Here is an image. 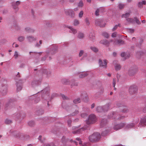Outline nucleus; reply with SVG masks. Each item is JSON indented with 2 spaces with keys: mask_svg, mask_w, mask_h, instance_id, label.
<instances>
[{
  "mask_svg": "<svg viewBox=\"0 0 146 146\" xmlns=\"http://www.w3.org/2000/svg\"><path fill=\"white\" fill-rule=\"evenodd\" d=\"M96 110L97 112H100L103 111V107L102 106H98L96 109Z\"/></svg>",
  "mask_w": 146,
  "mask_h": 146,
  "instance_id": "30",
  "label": "nucleus"
},
{
  "mask_svg": "<svg viewBox=\"0 0 146 146\" xmlns=\"http://www.w3.org/2000/svg\"><path fill=\"white\" fill-rule=\"evenodd\" d=\"M135 124L133 123H131L127 124L126 127V128L127 129H129L133 127L134 126Z\"/></svg>",
  "mask_w": 146,
  "mask_h": 146,
  "instance_id": "35",
  "label": "nucleus"
},
{
  "mask_svg": "<svg viewBox=\"0 0 146 146\" xmlns=\"http://www.w3.org/2000/svg\"><path fill=\"white\" fill-rule=\"evenodd\" d=\"M42 80L41 79H39L35 78L34 80L31 83V85L33 87H34L39 85L41 83Z\"/></svg>",
  "mask_w": 146,
  "mask_h": 146,
  "instance_id": "7",
  "label": "nucleus"
},
{
  "mask_svg": "<svg viewBox=\"0 0 146 146\" xmlns=\"http://www.w3.org/2000/svg\"><path fill=\"white\" fill-rule=\"evenodd\" d=\"M102 9L100 8L97 9L95 11V15L96 16H98L99 15V13L102 12Z\"/></svg>",
  "mask_w": 146,
  "mask_h": 146,
  "instance_id": "36",
  "label": "nucleus"
},
{
  "mask_svg": "<svg viewBox=\"0 0 146 146\" xmlns=\"http://www.w3.org/2000/svg\"><path fill=\"white\" fill-rule=\"evenodd\" d=\"M23 81L20 80L18 82H17V91H19L21 90L22 88V83H23Z\"/></svg>",
  "mask_w": 146,
  "mask_h": 146,
  "instance_id": "13",
  "label": "nucleus"
},
{
  "mask_svg": "<svg viewBox=\"0 0 146 146\" xmlns=\"http://www.w3.org/2000/svg\"><path fill=\"white\" fill-rule=\"evenodd\" d=\"M67 28L69 29L68 31L69 32L72 33L74 35L77 33V30L73 28L72 26H68Z\"/></svg>",
  "mask_w": 146,
  "mask_h": 146,
  "instance_id": "19",
  "label": "nucleus"
},
{
  "mask_svg": "<svg viewBox=\"0 0 146 146\" xmlns=\"http://www.w3.org/2000/svg\"><path fill=\"white\" fill-rule=\"evenodd\" d=\"M83 12L82 11H81L79 13V18H81L83 15Z\"/></svg>",
  "mask_w": 146,
  "mask_h": 146,
  "instance_id": "57",
  "label": "nucleus"
},
{
  "mask_svg": "<svg viewBox=\"0 0 146 146\" xmlns=\"http://www.w3.org/2000/svg\"><path fill=\"white\" fill-rule=\"evenodd\" d=\"M77 37L79 39H82L84 37V35L83 33L80 32L78 33Z\"/></svg>",
  "mask_w": 146,
  "mask_h": 146,
  "instance_id": "32",
  "label": "nucleus"
},
{
  "mask_svg": "<svg viewBox=\"0 0 146 146\" xmlns=\"http://www.w3.org/2000/svg\"><path fill=\"white\" fill-rule=\"evenodd\" d=\"M107 123V120L105 119H103L101 122L100 125L101 127H103L104 125H106Z\"/></svg>",
  "mask_w": 146,
  "mask_h": 146,
  "instance_id": "28",
  "label": "nucleus"
},
{
  "mask_svg": "<svg viewBox=\"0 0 146 146\" xmlns=\"http://www.w3.org/2000/svg\"><path fill=\"white\" fill-rule=\"evenodd\" d=\"M37 97H36V98H35V96H33L32 97L35 98H33V99L34 100L35 102V103H38L40 100V97L39 96H38V95L37 96Z\"/></svg>",
  "mask_w": 146,
  "mask_h": 146,
  "instance_id": "31",
  "label": "nucleus"
},
{
  "mask_svg": "<svg viewBox=\"0 0 146 146\" xmlns=\"http://www.w3.org/2000/svg\"><path fill=\"white\" fill-rule=\"evenodd\" d=\"M137 72V69L135 68L131 67L128 71V73L130 76H133Z\"/></svg>",
  "mask_w": 146,
  "mask_h": 146,
  "instance_id": "12",
  "label": "nucleus"
},
{
  "mask_svg": "<svg viewBox=\"0 0 146 146\" xmlns=\"http://www.w3.org/2000/svg\"><path fill=\"white\" fill-rule=\"evenodd\" d=\"M85 21L86 25H90V23L88 18H86L85 19Z\"/></svg>",
  "mask_w": 146,
  "mask_h": 146,
  "instance_id": "50",
  "label": "nucleus"
},
{
  "mask_svg": "<svg viewBox=\"0 0 146 146\" xmlns=\"http://www.w3.org/2000/svg\"><path fill=\"white\" fill-rule=\"evenodd\" d=\"M108 117L109 119H115V120H121L123 119L125 116H121L117 114V113L113 112L111 113L108 115Z\"/></svg>",
  "mask_w": 146,
  "mask_h": 146,
  "instance_id": "2",
  "label": "nucleus"
},
{
  "mask_svg": "<svg viewBox=\"0 0 146 146\" xmlns=\"http://www.w3.org/2000/svg\"><path fill=\"white\" fill-rule=\"evenodd\" d=\"M83 5V3L82 1H80L78 3V6L80 7H82Z\"/></svg>",
  "mask_w": 146,
  "mask_h": 146,
  "instance_id": "64",
  "label": "nucleus"
},
{
  "mask_svg": "<svg viewBox=\"0 0 146 146\" xmlns=\"http://www.w3.org/2000/svg\"><path fill=\"white\" fill-rule=\"evenodd\" d=\"M81 100L79 98H77L73 100V102L75 104H77L80 103Z\"/></svg>",
  "mask_w": 146,
  "mask_h": 146,
  "instance_id": "37",
  "label": "nucleus"
},
{
  "mask_svg": "<svg viewBox=\"0 0 146 146\" xmlns=\"http://www.w3.org/2000/svg\"><path fill=\"white\" fill-rule=\"evenodd\" d=\"M46 55L44 57H42V59H41V60L42 61H44V60H45L46 57L48 56V54H49V52L47 51L46 52Z\"/></svg>",
  "mask_w": 146,
  "mask_h": 146,
  "instance_id": "48",
  "label": "nucleus"
},
{
  "mask_svg": "<svg viewBox=\"0 0 146 146\" xmlns=\"http://www.w3.org/2000/svg\"><path fill=\"white\" fill-rule=\"evenodd\" d=\"M84 52V50H81L79 53V57L81 56L82 55H83Z\"/></svg>",
  "mask_w": 146,
  "mask_h": 146,
  "instance_id": "54",
  "label": "nucleus"
},
{
  "mask_svg": "<svg viewBox=\"0 0 146 146\" xmlns=\"http://www.w3.org/2000/svg\"><path fill=\"white\" fill-rule=\"evenodd\" d=\"M49 88L47 87L42 90L40 92L41 94V97L42 99H45V100H47V105L48 106H49V102L47 100L50 99V96H49Z\"/></svg>",
  "mask_w": 146,
  "mask_h": 146,
  "instance_id": "1",
  "label": "nucleus"
},
{
  "mask_svg": "<svg viewBox=\"0 0 146 146\" xmlns=\"http://www.w3.org/2000/svg\"><path fill=\"white\" fill-rule=\"evenodd\" d=\"M79 24V22L78 20L76 19H74L73 23V25L75 26H76Z\"/></svg>",
  "mask_w": 146,
  "mask_h": 146,
  "instance_id": "40",
  "label": "nucleus"
},
{
  "mask_svg": "<svg viewBox=\"0 0 146 146\" xmlns=\"http://www.w3.org/2000/svg\"><path fill=\"white\" fill-rule=\"evenodd\" d=\"M65 13L66 15H68L71 17H73L74 16V12L72 9H68L65 11Z\"/></svg>",
  "mask_w": 146,
  "mask_h": 146,
  "instance_id": "15",
  "label": "nucleus"
},
{
  "mask_svg": "<svg viewBox=\"0 0 146 146\" xmlns=\"http://www.w3.org/2000/svg\"><path fill=\"white\" fill-rule=\"evenodd\" d=\"M110 104H107L106 105L102 106L104 112L107 111L109 109Z\"/></svg>",
  "mask_w": 146,
  "mask_h": 146,
  "instance_id": "27",
  "label": "nucleus"
},
{
  "mask_svg": "<svg viewBox=\"0 0 146 146\" xmlns=\"http://www.w3.org/2000/svg\"><path fill=\"white\" fill-rule=\"evenodd\" d=\"M137 90V87L136 85H132L129 88V92L131 95L136 94Z\"/></svg>",
  "mask_w": 146,
  "mask_h": 146,
  "instance_id": "5",
  "label": "nucleus"
},
{
  "mask_svg": "<svg viewBox=\"0 0 146 146\" xmlns=\"http://www.w3.org/2000/svg\"><path fill=\"white\" fill-rule=\"evenodd\" d=\"M108 132V131L107 130H106L103 131L101 134L102 136H104L106 135Z\"/></svg>",
  "mask_w": 146,
  "mask_h": 146,
  "instance_id": "47",
  "label": "nucleus"
},
{
  "mask_svg": "<svg viewBox=\"0 0 146 146\" xmlns=\"http://www.w3.org/2000/svg\"><path fill=\"white\" fill-rule=\"evenodd\" d=\"M100 138V135L98 132L94 133L92 135L89 137V140L91 142L97 141Z\"/></svg>",
  "mask_w": 146,
  "mask_h": 146,
  "instance_id": "3",
  "label": "nucleus"
},
{
  "mask_svg": "<svg viewBox=\"0 0 146 146\" xmlns=\"http://www.w3.org/2000/svg\"><path fill=\"white\" fill-rule=\"evenodd\" d=\"M28 125L31 127H33L35 125V122L33 121H30L28 122Z\"/></svg>",
  "mask_w": 146,
  "mask_h": 146,
  "instance_id": "45",
  "label": "nucleus"
},
{
  "mask_svg": "<svg viewBox=\"0 0 146 146\" xmlns=\"http://www.w3.org/2000/svg\"><path fill=\"white\" fill-rule=\"evenodd\" d=\"M19 54L18 52L17 51H15V52L14 56L15 59H17L19 56Z\"/></svg>",
  "mask_w": 146,
  "mask_h": 146,
  "instance_id": "49",
  "label": "nucleus"
},
{
  "mask_svg": "<svg viewBox=\"0 0 146 146\" xmlns=\"http://www.w3.org/2000/svg\"><path fill=\"white\" fill-rule=\"evenodd\" d=\"M96 116L94 114H91L88 117V119L86 121V123L88 125L95 123L97 121Z\"/></svg>",
  "mask_w": 146,
  "mask_h": 146,
  "instance_id": "4",
  "label": "nucleus"
},
{
  "mask_svg": "<svg viewBox=\"0 0 146 146\" xmlns=\"http://www.w3.org/2000/svg\"><path fill=\"white\" fill-rule=\"evenodd\" d=\"M124 4L122 3H120L118 5L119 8L120 9H123L124 7Z\"/></svg>",
  "mask_w": 146,
  "mask_h": 146,
  "instance_id": "51",
  "label": "nucleus"
},
{
  "mask_svg": "<svg viewBox=\"0 0 146 146\" xmlns=\"http://www.w3.org/2000/svg\"><path fill=\"white\" fill-rule=\"evenodd\" d=\"M121 56L124 58L125 60L129 58L130 56L129 54L128 53H125L124 52H122L121 54Z\"/></svg>",
  "mask_w": 146,
  "mask_h": 146,
  "instance_id": "25",
  "label": "nucleus"
},
{
  "mask_svg": "<svg viewBox=\"0 0 146 146\" xmlns=\"http://www.w3.org/2000/svg\"><path fill=\"white\" fill-rule=\"evenodd\" d=\"M44 146H56L53 143H51L50 144H46Z\"/></svg>",
  "mask_w": 146,
  "mask_h": 146,
  "instance_id": "61",
  "label": "nucleus"
},
{
  "mask_svg": "<svg viewBox=\"0 0 146 146\" xmlns=\"http://www.w3.org/2000/svg\"><path fill=\"white\" fill-rule=\"evenodd\" d=\"M20 4V2L17 1L16 2H13L12 3V5L13 8L15 11H17L19 9L18 6Z\"/></svg>",
  "mask_w": 146,
  "mask_h": 146,
  "instance_id": "10",
  "label": "nucleus"
},
{
  "mask_svg": "<svg viewBox=\"0 0 146 146\" xmlns=\"http://www.w3.org/2000/svg\"><path fill=\"white\" fill-rule=\"evenodd\" d=\"M113 64L115 66V69L116 70H119L121 68V66L118 64V61L116 60H114L113 62Z\"/></svg>",
  "mask_w": 146,
  "mask_h": 146,
  "instance_id": "16",
  "label": "nucleus"
},
{
  "mask_svg": "<svg viewBox=\"0 0 146 146\" xmlns=\"http://www.w3.org/2000/svg\"><path fill=\"white\" fill-rule=\"evenodd\" d=\"M124 42L122 40H117L114 42V44L115 45H121L124 44Z\"/></svg>",
  "mask_w": 146,
  "mask_h": 146,
  "instance_id": "26",
  "label": "nucleus"
},
{
  "mask_svg": "<svg viewBox=\"0 0 146 146\" xmlns=\"http://www.w3.org/2000/svg\"><path fill=\"white\" fill-rule=\"evenodd\" d=\"M115 84H116V81H115L114 79H113V87H114V89L115 90L116 89V88L115 87Z\"/></svg>",
  "mask_w": 146,
  "mask_h": 146,
  "instance_id": "60",
  "label": "nucleus"
},
{
  "mask_svg": "<svg viewBox=\"0 0 146 146\" xmlns=\"http://www.w3.org/2000/svg\"><path fill=\"white\" fill-rule=\"evenodd\" d=\"M144 54V52L142 51H140L137 52L136 53V55L138 56L140 55H141Z\"/></svg>",
  "mask_w": 146,
  "mask_h": 146,
  "instance_id": "55",
  "label": "nucleus"
},
{
  "mask_svg": "<svg viewBox=\"0 0 146 146\" xmlns=\"http://www.w3.org/2000/svg\"><path fill=\"white\" fill-rule=\"evenodd\" d=\"M99 64L100 66L104 68H106L107 67V63L106 60H104L103 62L101 59H99Z\"/></svg>",
  "mask_w": 146,
  "mask_h": 146,
  "instance_id": "11",
  "label": "nucleus"
},
{
  "mask_svg": "<svg viewBox=\"0 0 146 146\" xmlns=\"http://www.w3.org/2000/svg\"><path fill=\"white\" fill-rule=\"evenodd\" d=\"M25 38L23 36H20L18 38V40L20 42H23Z\"/></svg>",
  "mask_w": 146,
  "mask_h": 146,
  "instance_id": "39",
  "label": "nucleus"
},
{
  "mask_svg": "<svg viewBox=\"0 0 146 146\" xmlns=\"http://www.w3.org/2000/svg\"><path fill=\"white\" fill-rule=\"evenodd\" d=\"M134 19L136 22V23L138 24H140V22L138 20L137 18L136 17H135L134 18Z\"/></svg>",
  "mask_w": 146,
  "mask_h": 146,
  "instance_id": "63",
  "label": "nucleus"
},
{
  "mask_svg": "<svg viewBox=\"0 0 146 146\" xmlns=\"http://www.w3.org/2000/svg\"><path fill=\"white\" fill-rule=\"evenodd\" d=\"M88 74L86 72H82L80 74L79 77L80 78H83L87 76Z\"/></svg>",
  "mask_w": 146,
  "mask_h": 146,
  "instance_id": "34",
  "label": "nucleus"
},
{
  "mask_svg": "<svg viewBox=\"0 0 146 146\" xmlns=\"http://www.w3.org/2000/svg\"><path fill=\"white\" fill-rule=\"evenodd\" d=\"M88 126H84L81 128L80 129H78V130L73 131L72 132V133L73 134H79L82 131L86 129H87V127H88Z\"/></svg>",
  "mask_w": 146,
  "mask_h": 146,
  "instance_id": "9",
  "label": "nucleus"
},
{
  "mask_svg": "<svg viewBox=\"0 0 146 146\" xmlns=\"http://www.w3.org/2000/svg\"><path fill=\"white\" fill-rule=\"evenodd\" d=\"M78 83L77 82H74L73 83H72L71 85V88H72V87L74 86H78Z\"/></svg>",
  "mask_w": 146,
  "mask_h": 146,
  "instance_id": "56",
  "label": "nucleus"
},
{
  "mask_svg": "<svg viewBox=\"0 0 146 146\" xmlns=\"http://www.w3.org/2000/svg\"><path fill=\"white\" fill-rule=\"evenodd\" d=\"M117 106L118 107H120V111L124 113H127L129 111V110L125 106L123 105L120 103H118Z\"/></svg>",
  "mask_w": 146,
  "mask_h": 146,
  "instance_id": "6",
  "label": "nucleus"
},
{
  "mask_svg": "<svg viewBox=\"0 0 146 146\" xmlns=\"http://www.w3.org/2000/svg\"><path fill=\"white\" fill-rule=\"evenodd\" d=\"M25 31L28 33H32L34 32V30L29 27H27L25 29Z\"/></svg>",
  "mask_w": 146,
  "mask_h": 146,
  "instance_id": "29",
  "label": "nucleus"
},
{
  "mask_svg": "<svg viewBox=\"0 0 146 146\" xmlns=\"http://www.w3.org/2000/svg\"><path fill=\"white\" fill-rule=\"evenodd\" d=\"M100 92H97L96 94L95 95H96L97 94H98L99 93L101 94L103 92L104 89L103 87H101L100 88Z\"/></svg>",
  "mask_w": 146,
  "mask_h": 146,
  "instance_id": "43",
  "label": "nucleus"
},
{
  "mask_svg": "<svg viewBox=\"0 0 146 146\" xmlns=\"http://www.w3.org/2000/svg\"><path fill=\"white\" fill-rule=\"evenodd\" d=\"M28 41L29 42H32L36 40V38L33 36H27L26 37Z\"/></svg>",
  "mask_w": 146,
  "mask_h": 146,
  "instance_id": "18",
  "label": "nucleus"
},
{
  "mask_svg": "<svg viewBox=\"0 0 146 146\" xmlns=\"http://www.w3.org/2000/svg\"><path fill=\"white\" fill-rule=\"evenodd\" d=\"M102 35L106 38H108L109 35L108 33L106 32H104L102 33Z\"/></svg>",
  "mask_w": 146,
  "mask_h": 146,
  "instance_id": "44",
  "label": "nucleus"
},
{
  "mask_svg": "<svg viewBox=\"0 0 146 146\" xmlns=\"http://www.w3.org/2000/svg\"><path fill=\"white\" fill-rule=\"evenodd\" d=\"M87 96L86 93L85 92H83L81 94V97L82 99H84V98H86Z\"/></svg>",
  "mask_w": 146,
  "mask_h": 146,
  "instance_id": "38",
  "label": "nucleus"
},
{
  "mask_svg": "<svg viewBox=\"0 0 146 146\" xmlns=\"http://www.w3.org/2000/svg\"><path fill=\"white\" fill-rule=\"evenodd\" d=\"M89 38L92 40H94L95 39V36L94 35H93L92 33H91L90 34L89 36Z\"/></svg>",
  "mask_w": 146,
  "mask_h": 146,
  "instance_id": "53",
  "label": "nucleus"
},
{
  "mask_svg": "<svg viewBox=\"0 0 146 146\" xmlns=\"http://www.w3.org/2000/svg\"><path fill=\"white\" fill-rule=\"evenodd\" d=\"M5 122L6 124H10L12 123V120L7 119L5 120Z\"/></svg>",
  "mask_w": 146,
  "mask_h": 146,
  "instance_id": "46",
  "label": "nucleus"
},
{
  "mask_svg": "<svg viewBox=\"0 0 146 146\" xmlns=\"http://www.w3.org/2000/svg\"><path fill=\"white\" fill-rule=\"evenodd\" d=\"M146 125V118L144 117L143 118H142L139 124V126L140 127L145 126Z\"/></svg>",
  "mask_w": 146,
  "mask_h": 146,
  "instance_id": "17",
  "label": "nucleus"
},
{
  "mask_svg": "<svg viewBox=\"0 0 146 146\" xmlns=\"http://www.w3.org/2000/svg\"><path fill=\"white\" fill-rule=\"evenodd\" d=\"M0 91L3 95H6L7 92V86H2L1 89Z\"/></svg>",
  "mask_w": 146,
  "mask_h": 146,
  "instance_id": "20",
  "label": "nucleus"
},
{
  "mask_svg": "<svg viewBox=\"0 0 146 146\" xmlns=\"http://www.w3.org/2000/svg\"><path fill=\"white\" fill-rule=\"evenodd\" d=\"M61 96L62 98L63 99L67 100L68 99V98L65 95H64L63 94H61Z\"/></svg>",
  "mask_w": 146,
  "mask_h": 146,
  "instance_id": "62",
  "label": "nucleus"
},
{
  "mask_svg": "<svg viewBox=\"0 0 146 146\" xmlns=\"http://www.w3.org/2000/svg\"><path fill=\"white\" fill-rule=\"evenodd\" d=\"M13 135L15 137H16L19 138H21V136L22 135V134L20 132H17L16 131H15L12 133Z\"/></svg>",
  "mask_w": 146,
  "mask_h": 146,
  "instance_id": "23",
  "label": "nucleus"
},
{
  "mask_svg": "<svg viewBox=\"0 0 146 146\" xmlns=\"http://www.w3.org/2000/svg\"><path fill=\"white\" fill-rule=\"evenodd\" d=\"M53 47V48H52L50 53L52 55H54L57 52V48L56 45H52L51 47Z\"/></svg>",
  "mask_w": 146,
  "mask_h": 146,
  "instance_id": "22",
  "label": "nucleus"
},
{
  "mask_svg": "<svg viewBox=\"0 0 146 146\" xmlns=\"http://www.w3.org/2000/svg\"><path fill=\"white\" fill-rule=\"evenodd\" d=\"M44 112V111L42 109L39 108L36 110L35 113L38 115H40L43 114Z\"/></svg>",
  "mask_w": 146,
  "mask_h": 146,
  "instance_id": "21",
  "label": "nucleus"
},
{
  "mask_svg": "<svg viewBox=\"0 0 146 146\" xmlns=\"http://www.w3.org/2000/svg\"><path fill=\"white\" fill-rule=\"evenodd\" d=\"M62 141L63 143H65L67 141V139L64 136H63L62 139Z\"/></svg>",
  "mask_w": 146,
  "mask_h": 146,
  "instance_id": "58",
  "label": "nucleus"
},
{
  "mask_svg": "<svg viewBox=\"0 0 146 146\" xmlns=\"http://www.w3.org/2000/svg\"><path fill=\"white\" fill-rule=\"evenodd\" d=\"M110 42L107 40H105L104 41L103 44L104 45H108L109 44Z\"/></svg>",
  "mask_w": 146,
  "mask_h": 146,
  "instance_id": "52",
  "label": "nucleus"
},
{
  "mask_svg": "<svg viewBox=\"0 0 146 146\" xmlns=\"http://www.w3.org/2000/svg\"><path fill=\"white\" fill-rule=\"evenodd\" d=\"M43 73L45 74L47 76V77H49L50 75L51 72L49 70L47 69H43L41 71Z\"/></svg>",
  "mask_w": 146,
  "mask_h": 146,
  "instance_id": "24",
  "label": "nucleus"
},
{
  "mask_svg": "<svg viewBox=\"0 0 146 146\" xmlns=\"http://www.w3.org/2000/svg\"><path fill=\"white\" fill-rule=\"evenodd\" d=\"M95 24L96 25L99 26L100 27H104L105 26L106 24L101 20L97 19L95 21Z\"/></svg>",
  "mask_w": 146,
  "mask_h": 146,
  "instance_id": "8",
  "label": "nucleus"
},
{
  "mask_svg": "<svg viewBox=\"0 0 146 146\" xmlns=\"http://www.w3.org/2000/svg\"><path fill=\"white\" fill-rule=\"evenodd\" d=\"M130 15V14L129 13H127L125 14H123L122 15L121 17L122 18L125 17L126 18H128Z\"/></svg>",
  "mask_w": 146,
  "mask_h": 146,
  "instance_id": "42",
  "label": "nucleus"
},
{
  "mask_svg": "<svg viewBox=\"0 0 146 146\" xmlns=\"http://www.w3.org/2000/svg\"><path fill=\"white\" fill-rule=\"evenodd\" d=\"M126 20L128 22L131 23L133 22V20L131 18H128L126 19Z\"/></svg>",
  "mask_w": 146,
  "mask_h": 146,
  "instance_id": "59",
  "label": "nucleus"
},
{
  "mask_svg": "<svg viewBox=\"0 0 146 146\" xmlns=\"http://www.w3.org/2000/svg\"><path fill=\"white\" fill-rule=\"evenodd\" d=\"M90 48L92 51L95 52H96L98 51V49L95 47H91Z\"/></svg>",
  "mask_w": 146,
  "mask_h": 146,
  "instance_id": "41",
  "label": "nucleus"
},
{
  "mask_svg": "<svg viewBox=\"0 0 146 146\" xmlns=\"http://www.w3.org/2000/svg\"><path fill=\"white\" fill-rule=\"evenodd\" d=\"M125 125L124 123H121L120 124H117L114 126L113 129L115 130H117L119 129H121Z\"/></svg>",
  "mask_w": 146,
  "mask_h": 146,
  "instance_id": "14",
  "label": "nucleus"
},
{
  "mask_svg": "<svg viewBox=\"0 0 146 146\" xmlns=\"http://www.w3.org/2000/svg\"><path fill=\"white\" fill-rule=\"evenodd\" d=\"M146 3V1H143L142 2H139L138 4V6L139 7H142L143 5H145Z\"/></svg>",
  "mask_w": 146,
  "mask_h": 146,
  "instance_id": "33",
  "label": "nucleus"
}]
</instances>
